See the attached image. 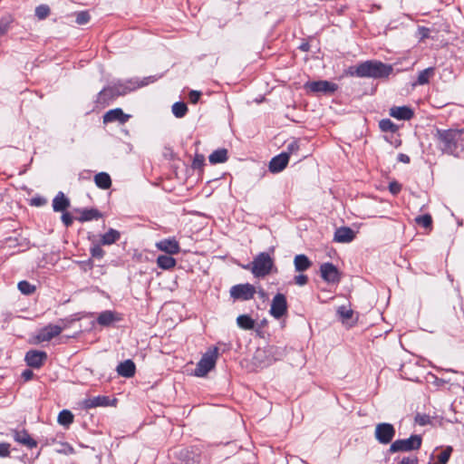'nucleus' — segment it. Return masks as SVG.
I'll return each mask as SVG.
<instances>
[{
    "mask_svg": "<svg viewBox=\"0 0 464 464\" xmlns=\"http://www.w3.org/2000/svg\"><path fill=\"white\" fill-rule=\"evenodd\" d=\"M398 160L399 161L401 162H403V163H409L410 162V157L406 154H403V153H400L398 155Z\"/></svg>",
    "mask_w": 464,
    "mask_h": 464,
    "instance_id": "obj_51",
    "label": "nucleus"
},
{
    "mask_svg": "<svg viewBox=\"0 0 464 464\" xmlns=\"http://www.w3.org/2000/svg\"><path fill=\"white\" fill-rule=\"evenodd\" d=\"M294 281L297 285L303 286L307 284L308 276L304 274H299L295 276Z\"/></svg>",
    "mask_w": 464,
    "mask_h": 464,
    "instance_id": "obj_44",
    "label": "nucleus"
},
{
    "mask_svg": "<svg viewBox=\"0 0 464 464\" xmlns=\"http://www.w3.org/2000/svg\"><path fill=\"white\" fill-rule=\"evenodd\" d=\"M47 360V353L43 351L30 350L25 353L24 361L32 368L39 369Z\"/></svg>",
    "mask_w": 464,
    "mask_h": 464,
    "instance_id": "obj_12",
    "label": "nucleus"
},
{
    "mask_svg": "<svg viewBox=\"0 0 464 464\" xmlns=\"http://www.w3.org/2000/svg\"><path fill=\"white\" fill-rule=\"evenodd\" d=\"M416 420L420 424V425H425L428 421V416L426 415H423V416H418L416 418Z\"/></svg>",
    "mask_w": 464,
    "mask_h": 464,
    "instance_id": "obj_53",
    "label": "nucleus"
},
{
    "mask_svg": "<svg viewBox=\"0 0 464 464\" xmlns=\"http://www.w3.org/2000/svg\"><path fill=\"white\" fill-rule=\"evenodd\" d=\"M45 200L41 198H34L32 199V204L34 206H42Z\"/></svg>",
    "mask_w": 464,
    "mask_h": 464,
    "instance_id": "obj_52",
    "label": "nucleus"
},
{
    "mask_svg": "<svg viewBox=\"0 0 464 464\" xmlns=\"http://www.w3.org/2000/svg\"><path fill=\"white\" fill-rule=\"evenodd\" d=\"M237 325L245 330H252L255 327V321L247 314H241L237 318Z\"/></svg>",
    "mask_w": 464,
    "mask_h": 464,
    "instance_id": "obj_31",
    "label": "nucleus"
},
{
    "mask_svg": "<svg viewBox=\"0 0 464 464\" xmlns=\"http://www.w3.org/2000/svg\"><path fill=\"white\" fill-rule=\"evenodd\" d=\"M422 439L420 435H411L408 439L396 440L392 442L388 452H407L411 450H417L421 447Z\"/></svg>",
    "mask_w": 464,
    "mask_h": 464,
    "instance_id": "obj_6",
    "label": "nucleus"
},
{
    "mask_svg": "<svg viewBox=\"0 0 464 464\" xmlns=\"http://www.w3.org/2000/svg\"><path fill=\"white\" fill-rule=\"evenodd\" d=\"M400 464H418V459L417 458H411V457H404Z\"/></svg>",
    "mask_w": 464,
    "mask_h": 464,
    "instance_id": "obj_50",
    "label": "nucleus"
},
{
    "mask_svg": "<svg viewBox=\"0 0 464 464\" xmlns=\"http://www.w3.org/2000/svg\"><path fill=\"white\" fill-rule=\"evenodd\" d=\"M13 22H14V19L11 15H5L0 19V34L1 35H4L8 32L10 25Z\"/></svg>",
    "mask_w": 464,
    "mask_h": 464,
    "instance_id": "obj_34",
    "label": "nucleus"
},
{
    "mask_svg": "<svg viewBox=\"0 0 464 464\" xmlns=\"http://www.w3.org/2000/svg\"><path fill=\"white\" fill-rule=\"evenodd\" d=\"M355 235L352 228L341 227L336 229L334 240L338 243H349L353 240Z\"/></svg>",
    "mask_w": 464,
    "mask_h": 464,
    "instance_id": "obj_19",
    "label": "nucleus"
},
{
    "mask_svg": "<svg viewBox=\"0 0 464 464\" xmlns=\"http://www.w3.org/2000/svg\"><path fill=\"white\" fill-rule=\"evenodd\" d=\"M171 111L176 118H183L188 112V106L183 102H177L172 105Z\"/></svg>",
    "mask_w": 464,
    "mask_h": 464,
    "instance_id": "obj_33",
    "label": "nucleus"
},
{
    "mask_svg": "<svg viewBox=\"0 0 464 464\" xmlns=\"http://www.w3.org/2000/svg\"><path fill=\"white\" fill-rule=\"evenodd\" d=\"M321 277L329 284L339 283L341 276L338 268L330 262L324 263L320 266Z\"/></svg>",
    "mask_w": 464,
    "mask_h": 464,
    "instance_id": "obj_10",
    "label": "nucleus"
},
{
    "mask_svg": "<svg viewBox=\"0 0 464 464\" xmlns=\"http://www.w3.org/2000/svg\"><path fill=\"white\" fill-rule=\"evenodd\" d=\"M435 68L429 67L420 72L416 84L424 85L429 83L430 79L434 76Z\"/></svg>",
    "mask_w": 464,
    "mask_h": 464,
    "instance_id": "obj_30",
    "label": "nucleus"
},
{
    "mask_svg": "<svg viewBox=\"0 0 464 464\" xmlns=\"http://www.w3.org/2000/svg\"><path fill=\"white\" fill-rule=\"evenodd\" d=\"M201 96V92L198 91H191L188 93V99L191 103H197Z\"/></svg>",
    "mask_w": 464,
    "mask_h": 464,
    "instance_id": "obj_47",
    "label": "nucleus"
},
{
    "mask_svg": "<svg viewBox=\"0 0 464 464\" xmlns=\"http://www.w3.org/2000/svg\"><path fill=\"white\" fill-rule=\"evenodd\" d=\"M299 140H295L287 145L286 151L285 153H287L289 157L290 155L295 154L299 150Z\"/></svg>",
    "mask_w": 464,
    "mask_h": 464,
    "instance_id": "obj_41",
    "label": "nucleus"
},
{
    "mask_svg": "<svg viewBox=\"0 0 464 464\" xmlns=\"http://www.w3.org/2000/svg\"><path fill=\"white\" fill-rule=\"evenodd\" d=\"M446 372H455L453 370H447Z\"/></svg>",
    "mask_w": 464,
    "mask_h": 464,
    "instance_id": "obj_57",
    "label": "nucleus"
},
{
    "mask_svg": "<svg viewBox=\"0 0 464 464\" xmlns=\"http://www.w3.org/2000/svg\"><path fill=\"white\" fill-rule=\"evenodd\" d=\"M90 253L92 257L101 259L104 256V250L102 248L100 245H94L91 247Z\"/></svg>",
    "mask_w": 464,
    "mask_h": 464,
    "instance_id": "obj_40",
    "label": "nucleus"
},
{
    "mask_svg": "<svg viewBox=\"0 0 464 464\" xmlns=\"http://www.w3.org/2000/svg\"><path fill=\"white\" fill-rule=\"evenodd\" d=\"M130 118V115L124 113L121 108H116V109L108 111L103 115V122L109 123V122L118 121V122L123 124V123L127 122Z\"/></svg>",
    "mask_w": 464,
    "mask_h": 464,
    "instance_id": "obj_15",
    "label": "nucleus"
},
{
    "mask_svg": "<svg viewBox=\"0 0 464 464\" xmlns=\"http://www.w3.org/2000/svg\"><path fill=\"white\" fill-rule=\"evenodd\" d=\"M70 207V200L63 192H58L53 200V208L55 212H64Z\"/></svg>",
    "mask_w": 464,
    "mask_h": 464,
    "instance_id": "obj_21",
    "label": "nucleus"
},
{
    "mask_svg": "<svg viewBox=\"0 0 464 464\" xmlns=\"http://www.w3.org/2000/svg\"><path fill=\"white\" fill-rule=\"evenodd\" d=\"M205 157L202 154H196L193 162H192V168L193 169H201L204 165Z\"/></svg>",
    "mask_w": 464,
    "mask_h": 464,
    "instance_id": "obj_43",
    "label": "nucleus"
},
{
    "mask_svg": "<svg viewBox=\"0 0 464 464\" xmlns=\"http://www.w3.org/2000/svg\"><path fill=\"white\" fill-rule=\"evenodd\" d=\"M256 288L250 284H239L231 287L230 296L234 299L247 301L254 297Z\"/></svg>",
    "mask_w": 464,
    "mask_h": 464,
    "instance_id": "obj_8",
    "label": "nucleus"
},
{
    "mask_svg": "<svg viewBox=\"0 0 464 464\" xmlns=\"http://www.w3.org/2000/svg\"><path fill=\"white\" fill-rule=\"evenodd\" d=\"M14 440L28 449H33L37 446L36 440H34L25 430H13Z\"/></svg>",
    "mask_w": 464,
    "mask_h": 464,
    "instance_id": "obj_16",
    "label": "nucleus"
},
{
    "mask_svg": "<svg viewBox=\"0 0 464 464\" xmlns=\"http://www.w3.org/2000/svg\"><path fill=\"white\" fill-rule=\"evenodd\" d=\"M34 377V372L32 370L26 369L22 372V378L24 381L27 382L32 380Z\"/></svg>",
    "mask_w": 464,
    "mask_h": 464,
    "instance_id": "obj_49",
    "label": "nucleus"
},
{
    "mask_svg": "<svg viewBox=\"0 0 464 464\" xmlns=\"http://www.w3.org/2000/svg\"><path fill=\"white\" fill-rule=\"evenodd\" d=\"M288 161V154L281 153L272 158V160L269 162L268 169L272 173H278L287 166Z\"/></svg>",
    "mask_w": 464,
    "mask_h": 464,
    "instance_id": "obj_17",
    "label": "nucleus"
},
{
    "mask_svg": "<svg viewBox=\"0 0 464 464\" xmlns=\"http://www.w3.org/2000/svg\"><path fill=\"white\" fill-rule=\"evenodd\" d=\"M312 261L304 254L296 255L294 258V266L296 272H304L312 266Z\"/></svg>",
    "mask_w": 464,
    "mask_h": 464,
    "instance_id": "obj_22",
    "label": "nucleus"
},
{
    "mask_svg": "<svg viewBox=\"0 0 464 464\" xmlns=\"http://www.w3.org/2000/svg\"><path fill=\"white\" fill-rule=\"evenodd\" d=\"M299 49L302 50L303 52H308L309 49H310V44L305 42V43H303L300 46H299Z\"/></svg>",
    "mask_w": 464,
    "mask_h": 464,
    "instance_id": "obj_54",
    "label": "nucleus"
},
{
    "mask_svg": "<svg viewBox=\"0 0 464 464\" xmlns=\"http://www.w3.org/2000/svg\"><path fill=\"white\" fill-rule=\"evenodd\" d=\"M118 320L120 318L117 317V314L110 310L102 312L97 317V323L102 326H109Z\"/></svg>",
    "mask_w": 464,
    "mask_h": 464,
    "instance_id": "obj_24",
    "label": "nucleus"
},
{
    "mask_svg": "<svg viewBox=\"0 0 464 464\" xmlns=\"http://www.w3.org/2000/svg\"><path fill=\"white\" fill-rule=\"evenodd\" d=\"M18 289L24 295H32L35 291V286L27 281H21L18 283Z\"/></svg>",
    "mask_w": 464,
    "mask_h": 464,
    "instance_id": "obj_37",
    "label": "nucleus"
},
{
    "mask_svg": "<svg viewBox=\"0 0 464 464\" xmlns=\"http://www.w3.org/2000/svg\"><path fill=\"white\" fill-rule=\"evenodd\" d=\"M9 449H10V444L8 443H0V457H7L9 456Z\"/></svg>",
    "mask_w": 464,
    "mask_h": 464,
    "instance_id": "obj_48",
    "label": "nucleus"
},
{
    "mask_svg": "<svg viewBox=\"0 0 464 464\" xmlns=\"http://www.w3.org/2000/svg\"><path fill=\"white\" fill-rule=\"evenodd\" d=\"M227 159V150L224 148L214 150L208 157L211 164L224 163Z\"/></svg>",
    "mask_w": 464,
    "mask_h": 464,
    "instance_id": "obj_27",
    "label": "nucleus"
},
{
    "mask_svg": "<svg viewBox=\"0 0 464 464\" xmlns=\"http://www.w3.org/2000/svg\"><path fill=\"white\" fill-rule=\"evenodd\" d=\"M94 182L96 186L102 189H108L111 186V179L108 173L100 172L95 175Z\"/></svg>",
    "mask_w": 464,
    "mask_h": 464,
    "instance_id": "obj_29",
    "label": "nucleus"
},
{
    "mask_svg": "<svg viewBox=\"0 0 464 464\" xmlns=\"http://www.w3.org/2000/svg\"><path fill=\"white\" fill-rule=\"evenodd\" d=\"M62 332V326L50 324L38 331L35 339L38 343L49 342L58 336Z\"/></svg>",
    "mask_w": 464,
    "mask_h": 464,
    "instance_id": "obj_11",
    "label": "nucleus"
},
{
    "mask_svg": "<svg viewBox=\"0 0 464 464\" xmlns=\"http://www.w3.org/2000/svg\"><path fill=\"white\" fill-rule=\"evenodd\" d=\"M107 405H109V398L107 396H96L83 401V406L85 409H92Z\"/></svg>",
    "mask_w": 464,
    "mask_h": 464,
    "instance_id": "obj_25",
    "label": "nucleus"
},
{
    "mask_svg": "<svg viewBox=\"0 0 464 464\" xmlns=\"http://www.w3.org/2000/svg\"><path fill=\"white\" fill-rule=\"evenodd\" d=\"M434 137L442 153L458 158L464 151V128L437 129Z\"/></svg>",
    "mask_w": 464,
    "mask_h": 464,
    "instance_id": "obj_1",
    "label": "nucleus"
},
{
    "mask_svg": "<svg viewBox=\"0 0 464 464\" xmlns=\"http://www.w3.org/2000/svg\"><path fill=\"white\" fill-rule=\"evenodd\" d=\"M146 82H142L140 83H138L137 82H134L132 80L128 81H118L115 82L106 87H104L97 96V102L102 103V104H108L109 102L111 100L124 95L130 92H132L136 90L139 87L144 86L148 84V80L150 82H154L156 79L152 76L145 79Z\"/></svg>",
    "mask_w": 464,
    "mask_h": 464,
    "instance_id": "obj_2",
    "label": "nucleus"
},
{
    "mask_svg": "<svg viewBox=\"0 0 464 464\" xmlns=\"http://www.w3.org/2000/svg\"><path fill=\"white\" fill-rule=\"evenodd\" d=\"M76 23L78 24H85L90 21V14L87 12H80L76 14Z\"/></svg>",
    "mask_w": 464,
    "mask_h": 464,
    "instance_id": "obj_42",
    "label": "nucleus"
},
{
    "mask_svg": "<svg viewBox=\"0 0 464 464\" xmlns=\"http://www.w3.org/2000/svg\"><path fill=\"white\" fill-rule=\"evenodd\" d=\"M274 266V260L268 253H259L253 260V262L246 266V269H250L254 276L265 277L269 275Z\"/></svg>",
    "mask_w": 464,
    "mask_h": 464,
    "instance_id": "obj_4",
    "label": "nucleus"
},
{
    "mask_svg": "<svg viewBox=\"0 0 464 464\" xmlns=\"http://www.w3.org/2000/svg\"><path fill=\"white\" fill-rule=\"evenodd\" d=\"M390 115L397 120L409 121L413 117L414 112L408 106H393L390 109Z\"/></svg>",
    "mask_w": 464,
    "mask_h": 464,
    "instance_id": "obj_18",
    "label": "nucleus"
},
{
    "mask_svg": "<svg viewBox=\"0 0 464 464\" xmlns=\"http://www.w3.org/2000/svg\"><path fill=\"white\" fill-rule=\"evenodd\" d=\"M121 237V234L118 230L114 228H110L105 234H103L101 237V243L104 246H110L118 241Z\"/></svg>",
    "mask_w": 464,
    "mask_h": 464,
    "instance_id": "obj_28",
    "label": "nucleus"
},
{
    "mask_svg": "<svg viewBox=\"0 0 464 464\" xmlns=\"http://www.w3.org/2000/svg\"><path fill=\"white\" fill-rule=\"evenodd\" d=\"M176 259L171 255H160L157 257V265L160 268L169 270L176 266Z\"/></svg>",
    "mask_w": 464,
    "mask_h": 464,
    "instance_id": "obj_26",
    "label": "nucleus"
},
{
    "mask_svg": "<svg viewBox=\"0 0 464 464\" xmlns=\"http://www.w3.org/2000/svg\"><path fill=\"white\" fill-rule=\"evenodd\" d=\"M337 313H338L339 316L343 319V321H347L350 318H352L353 312L352 309H350L344 305H342L338 308Z\"/></svg>",
    "mask_w": 464,
    "mask_h": 464,
    "instance_id": "obj_39",
    "label": "nucleus"
},
{
    "mask_svg": "<svg viewBox=\"0 0 464 464\" xmlns=\"http://www.w3.org/2000/svg\"><path fill=\"white\" fill-rule=\"evenodd\" d=\"M287 312V302L285 295L278 293L276 294L271 303L270 314L279 319L285 315Z\"/></svg>",
    "mask_w": 464,
    "mask_h": 464,
    "instance_id": "obj_9",
    "label": "nucleus"
},
{
    "mask_svg": "<svg viewBox=\"0 0 464 464\" xmlns=\"http://www.w3.org/2000/svg\"><path fill=\"white\" fill-rule=\"evenodd\" d=\"M389 190L392 194L397 195L401 190V185L398 182H391L389 184Z\"/></svg>",
    "mask_w": 464,
    "mask_h": 464,
    "instance_id": "obj_46",
    "label": "nucleus"
},
{
    "mask_svg": "<svg viewBox=\"0 0 464 464\" xmlns=\"http://www.w3.org/2000/svg\"><path fill=\"white\" fill-rule=\"evenodd\" d=\"M379 127L385 132H395L397 130V126L390 119L382 120L379 122Z\"/></svg>",
    "mask_w": 464,
    "mask_h": 464,
    "instance_id": "obj_35",
    "label": "nucleus"
},
{
    "mask_svg": "<svg viewBox=\"0 0 464 464\" xmlns=\"http://www.w3.org/2000/svg\"><path fill=\"white\" fill-rule=\"evenodd\" d=\"M50 14V8L48 5H41L35 8V15L40 19H45Z\"/></svg>",
    "mask_w": 464,
    "mask_h": 464,
    "instance_id": "obj_38",
    "label": "nucleus"
},
{
    "mask_svg": "<svg viewBox=\"0 0 464 464\" xmlns=\"http://www.w3.org/2000/svg\"><path fill=\"white\" fill-rule=\"evenodd\" d=\"M218 357V348L214 346L209 348L201 357L199 362L197 363L194 371L195 376L204 377L212 369H214Z\"/></svg>",
    "mask_w": 464,
    "mask_h": 464,
    "instance_id": "obj_5",
    "label": "nucleus"
},
{
    "mask_svg": "<svg viewBox=\"0 0 464 464\" xmlns=\"http://www.w3.org/2000/svg\"><path fill=\"white\" fill-rule=\"evenodd\" d=\"M421 37L426 38L429 37V29L422 27L420 28Z\"/></svg>",
    "mask_w": 464,
    "mask_h": 464,
    "instance_id": "obj_55",
    "label": "nucleus"
},
{
    "mask_svg": "<svg viewBox=\"0 0 464 464\" xmlns=\"http://www.w3.org/2000/svg\"><path fill=\"white\" fill-rule=\"evenodd\" d=\"M305 87L313 92L332 93L337 90V85L328 81L309 82Z\"/></svg>",
    "mask_w": 464,
    "mask_h": 464,
    "instance_id": "obj_13",
    "label": "nucleus"
},
{
    "mask_svg": "<svg viewBox=\"0 0 464 464\" xmlns=\"http://www.w3.org/2000/svg\"><path fill=\"white\" fill-rule=\"evenodd\" d=\"M415 222L425 228H430L432 225V218L430 214H425L416 217Z\"/></svg>",
    "mask_w": 464,
    "mask_h": 464,
    "instance_id": "obj_36",
    "label": "nucleus"
},
{
    "mask_svg": "<svg viewBox=\"0 0 464 464\" xmlns=\"http://www.w3.org/2000/svg\"><path fill=\"white\" fill-rule=\"evenodd\" d=\"M396 430L392 424L388 422L378 423L375 427L374 437L376 440L383 445L392 444Z\"/></svg>",
    "mask_w": 464,
    "mask_h": 464,
    "instance_id": "obj_7",
    "label": "nucleus"
},
{
    "mask_svg": "<svg viewBox=\"0 0 464 464\" xmlns=\"http://www.w3.org/2000/svg\"><path fill=\"white\" fill-rule=\"evenodd\" d=\"M259 295L264 297L266 295L265 292L263 290H259Z\"/></svg>",
    "mask_w": 464,
    "mask_h": 464,
    "instance_id": "obj_56",
    "label": "nucleus"
},
{
    "mask_svg": "<svg viewBox=\"0 0 464 464\" xmlns=\"http://www.w3.org/2000/svg\"><path fill=\"white\" fill-rule=\"evenodd\" d=\"M80 217L77 218V220L83 223L91 220H97L102 217V214L96 208H84L81 209Z\"/></svg>",
    "mask_w": 464,
    "mask_h": 464,
    "instance_id": "obj_23",
    "label": "nucleus"
},
{
    "mask_svg": "<svg viewBox=\"0 0 464 464\" xmlns=\"http://www.w3.org/2000/svg\"><path fill=\"white\" fill-rule=\"evenodd\" d=\"M135 363L131 360H126L117 366V372L119 375L126 378H130L135 374Z\"/></svg>",
    "mask_w": 464,
    "mask_h": 464,
    "instance_id": "obj_20",
    "label": "nucleus"
},
{
    "mask_svg": "<svg viewBox=\"0 0 464 464\" xmlns=\"http://www.w3.org/2000/svg\"><path fill=\"white\" fill-rule=\"evenodd\" d=\"M62 221L68 227L72 224L73 218L69 212H63Z\"/></svg>",
    "mask_w": 464,
    "mask_h": 464,
    "instance_id": "obj_45",
    "label": "nucleus"
},
{
    "mask_svg": "<svg viewBox=\"0 0 464 464\" xmlns=\"http://www.w3.org/2000/svg\"><path fill=\"white\" fill-rule=\"evenodd\" d=\"M73 414L69 410H63L58 415V423L68 427L73 422Z\"/></svg>",
    "mask_w": 464,
    "mask_h": 464,
    "instance_id": "obj_32",
    "label": "nucleus"
},
{
    "mask_svg": "<svg viewBox=\"0 0 464 464\" xmlns=\"http://www.w3.org/2000/svg\"><path fill=\"white\" fill-rule=\"evenodd\" d=\"M156 247L168 255H177L180 251L179 244L175 237L164 238L157 242Z\"/></svg>",
    "mask_w": 464,
    "mask_h": 464,
    "instance_id": "obj_14",
    "label": "nucleus"
},
{
    "mask_svg": "<svg viewBox=\"0 0 464 464\" xmlns=\"http://www.w3.org/2000/svg\"><path fill=\"white\" fill-rule=\"evenodd\" d=\"M392 71V65L378 60H368L359 63L355 67L349 68V73L352 76L373 79L388 78Z\"/></svg>",
    "mask_w": 464,
    "mask_h": 464,
    "instance_id": "obj_3",
    "label": "nucleus"
}]
</instances>
